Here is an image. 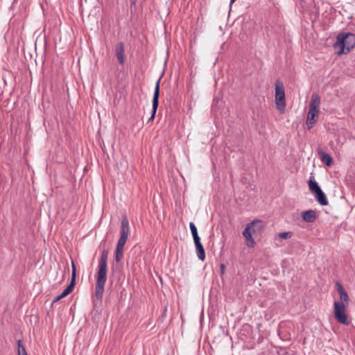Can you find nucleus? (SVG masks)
Segmentation results:
<instances>
[{"instance_id": "f257e3e1", "label": "nucleus", "mask_w": 355, "mask_h": 355, "mask_svg": "<svg viewBox=\"0 0 355 355\" xmlns=\"http://www.w3.org/2000/svg\"><path fill=\"white\" fill-rule=\"evenodd\" d=\"M108 252L106 250L102 252L99 260L98 270L96 283L95 295L97 299L101 300L103 295L105 285L107 281Z\"/></svg>"}, {"instance_id": "f03ea898", "label": "nucleus", "mask_w": 355, "mask_h": 355, "mask_svg": "<svg viewBox=\"0 0 355 355\" xmlns=\"http://www.w3.org/2000/svg\"><path fill=\"white\" fill-rule=\"evenodd\" d=\"M355 46V35L354 33H340L336 37L334 48L338 55L348 53Z\"/></svg>"}, {"instance_id": "7ed1b4c3", "label": "nucleus", "mask_w": 355, "mask_h": 355, "mask_svg": "<svg viewBox=\"0 0 355 355\" xmlns=\"http://www.w3.org/2000/svg\"><path fill=\"white\" fill-rule=\"evenodd\" d=\"M130 234L129 221L126 216H123L121 221L120 238L118 240L116 252L115 260L120 261L123 257V248L127 242Z\"/></svg>"}, {"instance_id": "20e7f679", "label": "nucleus", "mask_w": 355, "mask_h": 355, "mask_svg": "<svg viewBox=\"0 0 355 355\" xmlns=\"http://www.w3.org/2000/svg\"><path fill=\"white\" fill-rule=\"evenodd\" d=\"M264 225L261 220H255L248 223L243 231V235L247 241V245L253 248L255 245V241L252 238V235H257L260 234L263 230Z\"/></svg>"}, {"instance_id": "39448f33", "label": "nucleus", "mask_w": 355, "mask_h": 355, "mask_svg": "<svg viewBox=\"0 0 355 355\" xmlns=\"http://www.w3.org/2000/svg\"><path fill=\"white\" fill-rule=\"evenodd\" d=\"M320 105V96L318 94H312L306 121V124L309 130L311 129L316 123L315 119L318 116Z\"/></svg>"}, {"instance_id": "423d86ee", "label": "nucleus", "mask_w": 355, "mask_h": 355, "mask_svg": "<svg viewBox=\"0 0 355 355\" xmlns=\"http://www.w3.org/2000/svg\"><path fill=\"white\" fill-rule=\"evenodd\" d=\"M275 103L279 112L284 113L286 109L284 87L283 83L279 80L275 83Z\"/></svg>"}, {"instance_id": "0eeeda50", "label": "nucleus", "mask_w": 355, "mask_h": 355, "mask_svg": "<svg viewBox=\"0 0 355 355\" xmlns=\"http://www.w3.org/2000/svg\"><path fill=\"white\" fill-rule=\"evenodd\" d=\"M346 304L341 302L335 301L334 303V313L335 319L340 324L348 325L349 321L346 314Z\"/></svg>"}, {"instance_id": "6e6552de", "label": "nucleus", "mask_w": 355, "mask_h": 355, "mask_svg": "<svg viewBox=\"0 0 355 355\" xmlns=\"http://www.w3.org/2000/svg\"><path fill=\"white\" fill-rule=\"evenodd\" d=\"M159 84H160V78L157 81L156 85H155L153 98L152 114H151V116L148 119V122L153 121L154 120L156 112L158 108L159 97Z\"/></svg>"}, {"instance_id": "1a4fd4ad", "label": "nucleus", "mask_w": 355, "mask_h": 355, "mask_svg": "<svg viewBox=\"0 0 355 355\" xmlns=\"http://www.w3.org/2000/svg\"><path fill=\"white\" fill-rule=\"evenodd\" d=\"M76 266L72 262V274H71V279L70 284L67 286V287L62 291V293L60 294V297L64 298L66 296H67L69 293H71L74 288L75 282H76Z\"/></svg>"}, {"instance_id": "9d476101", "label": "nucleus", "mask_w": 355, "mask_h": 355, "mask_svg": "<svg viewBox=\"0 0 355 355\" xmlns=\"http://www.w3.org/2000/svg\"><path fill=\"white\" fill-rule=\"evenodd\" d=\"M115 54L119 63L123 65L125 62V46L123 42H119L115 47Z\"/></svg>"}, {"instance_id": "9b49d317", "label": "nucleus", "mask_w": 355, "mask_h": 355, "mask_svg": "<svg viewBox=\"0 0 355 355\" xmlns=\"http://www.w3.org/2000/svg\"><path fill=\"white\" fill-rule=\"evenodd\" d=\"M336 286L338 293L340 295V302L344 303L345 304V303L347 304L348 302H349V296H348L347 293L345 291L343 286H342V284L340 282H337L336 284Z\"/></svg>"}, {"instance_id": "f8f14e48", "label": "nucleus", "mask_w": 355, "mask_h": 355, "mask_svg": "<svg viewBox=\"0 0 355 355\" xmlns=\"http://www.w3.org/2000/svg\"><path fill=\"white\" fill-rule=\"evenodd\" d=\"M302 219L306 223H313L316 218V211L313 209L304 211L302 213Z\"/></svg>"}, {"instance_id": "ddd939ff", "label": "nucleus", "mask_w": 355, "mask_h": 355, "mask_svg": "<svg viewBox=\"0 0 355 355\" xmlns=\"http://www.w3.org/2000/svg\"><path fill=\"white\" fill-rule=\"evenodd\" d=\"M315 197L317 201L322 206H325L328 205V200L326 198L325 194L322 191V189L318 191L315 193Z\"/></svg>"}, {"instance_id": "4468645a", "label": "nucleus", "mask_w": 355, "mask_h": 355, "mask_svg": "<svg viewBox=\"0 0 355 355\" xmlns=\"http://www.w3.org/2000/svg\"><path fill=\"white\" fill-rule=\"evenodd\" d=\"M195 246H196V254H197L198 258L200 261H204L205 259V251L202 244L200 242L198 243H196Z\"/></svg>"}, {"instance_id": "2eb2a0df", "label": "nucleus", "mask_w": 355, "mask_h": 355, "mask_svg": "<svg viewBox=\"0 0 355 355\" xmlns=\"http://www.w3.org/2000/svg\"><path fill=\"white\" fill-rule=\"evenodd\" d=\"M320 155L321 161L327 166H331L333 164V159L328 153L320 152Z\"/></svg>"}, {"instance_id": "dca6fc26", "label": "nucleus", "mask_w": 355, "mask_h": 355, "mask_svg": "<svg viewBox=\"0 0 355 355\" xmlns=\"http://www.w3.org/2000/svg\"><path fill=\"white\" fill-rule=\"evenodd\" d=\"M309 187L310 190L314 193L321 189L318 183L311 179L309 180Z\"/></svg>"}, {"instance_id": "f3484780", "label": "nucleus", "mask_w": 355, "mask_h": 355, "mask_svg": "<svg viewBox=\"0 0 355 355\" xmlns=\"http://www.w3.org/2000/svg\"><path fill=\"white\" fill-rule=\"evenodd\" d=\"M18 355H28L26 350L21 340H17Z\"/></svg>"}, {"instance_id": "a211bd4d", "label": "nucleus", "mask_w": 355, "mask_h": 355, "mask_svg": "<svg viewBox=\"0 0 355 355\" xmlns=\"http://www.w3.org/2000/svg\"><path fill=\"white\" fill-rule=\"evenodd\" d=\"M293 236V233L291 232H281L278 234V236L283 239H291Z\"/></svg>"}, {"instance_id": "6ab92c4d", "label": "nucleus", "mask_w": 355, "mask_h": 355, "mask_svg": "<svg viewBox=\"0 0 355 355\" xmlns=\"http://www.w3.org/2000/svg\"><path fill=\"white\" fill-rule=\"evenodd\" d=\"M189 227L192 234H198L197 227L193 223L191 222L189 223Z\"/></svg>"}, {"instance_id": "aec40b11", "label": "nucleus", "mask_w": 355, "mask_h": 355, "mask_svg": "<svg viewBox=\"0 0 355 355\" xmlns=\"http://www.w3.org/2000/svg\"><path fill=\"white\" fill-rule=\"evenodd\" d=\"M192 236H193L195 244L200 243V238L198 234H192Z\"/></svg>"}, {"instance_id": "412c9836", "label": "nucleus", "mask_w": 355, "mask_h": 355, "mask_svg": "<svg viewBox=\"0 0 355 355\" xmlns=\"http://www.w3.org/2000/svg\"><path fill=\"white\" fill-rule=\"evenodd\" d=\"M61 299H62V297H60V295L57 296L53 301V303H55L56 302H58L59 300H60Z\"/></svg>"}, {"instance_id": "4be33fe9", "label": "nucleus", "mask_w": 355, "mask_h": 355, "mask_svg": "<svg viewBox=\"0 0 355 355\" xmlns=\"http://www.w3.org/2000/svg\"><path fill=\"white\" fill-rule=\"evenodd\" d=\"M220 268H221V272H222V273H223V272H224V270H225V265H224V264H221V265H220Z\"/></svg>"}, {"instance_id": "5701e85b", "label": "nucleus", "mask_w": 355, "mask_h": 355, "mask_svg": "<svg viewBox=\"0 0 355 355\" xmlns=\"http://www.w3.org/2000/svg\"><path fill=\"white\" fill-rule=\"evenodd\" d=\"M236 0H230V5L234 3Z\"/></svg>"}]
</instances>
